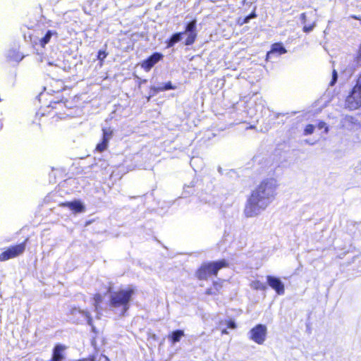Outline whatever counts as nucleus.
I'll return each instance as SVG.
<instances>
[{
  "mask_svg": "<svg viewBox=\"0 0 361 361\" xmlns=\"http://www.w3.org/2000/svg\"><path fill=\"white\" fill-rule=\"evenodd\" d=\"M279 186L275 178L262 180L247 197L243 211L245 216L253 217L265 210L275 199Z\"/></svg>",
  "mask_w": 361,
  "mask_h": 361,
  "instance_id": "nucleus-1",
  "label": "nucleus"
},
{
  "mask_svg": "<svg viewBox=\"0 0 361 361\" xmlns=\"http://www.w3.org/2000/svg\"><path fill=\"white\" fill-rule=\"evenodd\" d=\"M134 293V288L130 287L114 291L110 295L109 305L112 308L121 309V314L124 315L130 307Z\"/></svg>",
  "mask_w": 361,
  "mask_h": 361,
  "instance_id": "nucleus-2",
  "label": "nucleus"
},
{
  "mask_svg": "<svg viewBox=\"0 0 361 361\" xmlns=\"http://www.w3.org/2000/svg\"><path fill=\"white\" fill-rule=\"evenodd\" d=\"M228 266L229 263L225 259L204 262L195 271V276L200 281H207L211 276H217L219 270Z\"/></svg>",
  "mask_w": 361,
  "mask_h": 361,
  "instance_id": "nucleus-3",
  "label": "nucleus"
},
{
  "mask_svg": "<svg viewBox=\"0 0 361 361\" xmlns=\"http://www.w3.org/2000/svg\"><path fill=\"white\" fill-rule=\"evenodd\" d=\"M196 27L197 20L196 19H193L186 25L184 32L174 33L166 41V48H171L173 47L175 44L180 41L182 35L186 32L188 34L185 41V45L190 46L193 44L197 37Z\"/></svg>",
  "mask_w": 361,
  "mask_h": 361,
  "instance_id": "nucleus-4",
  "label": "nucleus"
},
{
  "mask_svg": "<svg viewBox=\"0 0 361 361\" xmlns=\"http://www.w3.org/2000/svg\"><path fill=\"white\" fill-rule=\"evenodd\" d=\"M345 107L350 111L361 107V73L359 74L356 83L345 99Z\"/></svg>",
  "mask_w": 361,
  "mask_h": 361,
  "instance_id": "nucleus-5",
  "label": "nucleus"
},
{
  "mask_svg": "<svg viewBox=\"0 0 361 361\" xmlns=\"http://www.w3.org/2000/svg\"><path fill=\"white\" fill-rule=\"evenodd\" d=\"M28 240L29 238L27 237L22 243L7 247L6 250L0 254V262L7 261L23 255L25 251Z\"/></svg>",
  "mask_w": 361,
  "mask_h": 361,
  "instance_id": "nucleus-6",
  "label": "nucleus"
},
{
  "mask_svg": "<svg viewBox=\"0 0 361 361\" xmlns=\"http://www.w3.org/2000/svg\"><path fill=\"white\" fill-rule=\"evenodd\" d=\"M267 335V328L263 324H257L250 330V339L257 344H262Z\"/></svg>",
  "mask_w": 361,
  "mask_h": 361,
  "instance_id": "nucleus-7",
  "label": "nucleus"
},
{
  "mask_svg": "<svg viewBox=\"0 0 361 361\" xmlns=\"http://www.w3.org/2000/svg\"><path fill=\"white\" fill-rule=\"evenodd\" d=\"M267 281L268 285L279 295H283L285 293V286L280 279L268 275L267 276Z\"/></svg>",
  "mask_w": 361,
  "mask_h": 361,
  "instance_id": "nucleus-8",
  "label": "nucleus"
},
{
  "mask_svg": "<svg viewBox=\"0 0 361 361\" xmlns=\"http://www.w3.org/2000/svg\"><path fill=\"white\" fill-rule=\"evenodd\" d=\"M163 54L159 52H154L142 63V68L149 71L151 68L163 59Z\"/></svg>",
  "mask_w": 361,
  "mask_h": 361,
  "instance_id": "nucleus-9",
  "label": "nucleus"
},
{
  "mask_svg": "<svg viewBox=\"0 0 361 361\" xmlns=\"http://www.w3.org/2000/svg\"><path fill=\"white\" fill-rule=\"evenodd\" d=\"M61 207H67L74 213H81L85 212V206L79 200L73 202H63L59 204Z\"/></svg>",
  "mask_w": 361,
  "mask_h": 361,
  "instance_id": "nucleus-10",
  "label": "nucleus"
},
{
  "mask_svg": "<svg viewBox=\"0 0 361 361\" xmlns=\"http://www.w3.org/2000/svg\"><path fill=\"white\" fill-rule=\"evenodd\" d=\"M66 347L62 344H56L52 351V356L49 361H63L65 358L64 351Z\"/></svg>",
  "mask_w": 361,
  "mask_h": 361,
  "instance_id": "nucleus-11",
  "label": "nucleus"
},
{
  "mask_svg": "<svg viewBox=\"0 0 361 361\" xmlns=\"http://www.w3.org/2000/svg\"><path fill=\"white\" fill-rule=\"evenodd\" d=\"M222 281H213L212 285L210 288H208L204 294L207 295H215L220 293V291L222 288Z\"/></svg>",
  "mask_w": 361,
  "mask_h": 361,
  "instance_id": "nucleus-12",
  "label": "nucleus"
},
{
  "mask_svg": "<svg viewBox=\"0 0 361 361\" xmlns=\"http://www.w3.org/2000/svg\"><path fill=\"white\" fill-rule=\"evenodd\" d=\"M344 125L350 129H359L361 123L353 116H346L344 118Z\"/></svg>",
  "mask_w": 361,
  "mask_h": 361,
  "instance_id": "nucleus-13",
  "label": "nucleus"
},
{
  "mask_svg": "<svg viewBox=\"0 0 361 361\" xmlns=\"http://www.w3.org/2000/svg\"><path fill=\"white\" fill-rule=\"evenodd\" d=\"M184 336V331L180 329H178L172 331L168 335V338L169 341L174 344L177 342H179L181 338Z\"/></svg>",
  "mask_w": 361,
  "mask_h": 361,
  "instance_id": "nucleus-14",
  "label": "nucleus"
},
{
  "mask_svg": "<svg viewBox=\"0 0 361 361\" xmlns=\"http://www.w3.org/2000/svg\"><path fill=\"white\" fill-rule=\"evenodd\" d=\"M57 36L58 33L55 30H48L45 35L39 39V44L44 47L47 44H48L50 42L51 37L52 36Z\"/></svg>",
  "mask_w": 361,
  "mask_h": 361,
  "instance_id": "nucleus-15",
  "label": "nucleus"
},
{
  "mask_svg": "<svg viewBox=\"0 0 361 361\" xmlns=\"http://www.w3.org/2000/svg\"><path fill=\"white\" fill-rule=\"evenodd\" d=\"M93 305L96 311H99L103 302V296L101 293H97L92 296Z\"/></svg>",
  "mask_w": 361,
  "mask_h": 361,
  "instance_id": "nucleus-16",
  "label": "nucleus"
},
{
  "mask_svg": "<svg viewBox=\"0 0 361 361\" xmlns=\"http://www.w3.org/2000/svg\"><path fill=\"white\" fill-rule=\"evenodd\" d=\"M250 287L255 290H266L267 285L259 280H254L250 283Z\"/></svg>",
  "mask_w": 361,
  "mask_h": 361,
  "instance_id": "nucleus-17",
  "label": "nucleus"
},
{
  "mask_svg": "<svg viewBox=\"0 0 361 361\" xmlns=\"http://www.w3.org/2000/svg\"><path fill=\"white\" fill-rule=\"evenodd\" d=\"M271 52L272 53H278L279 54H283L286 53V49L281 44V43H274L271 46Z\"/></svg>",
  "mask_w": 361,
  "mask_h": 361,
  "instance_id": "nucleus-18",
  "label": "nucleus"
},
{
  "mask_svg": "<svg viewBox=\"0 0 361 361\" xmlns=\"http://www.w3.org/2000/svg\"><path fill=\"white\" fill-rule=\"evenodd\" d=\"M176 87L173 86L171 81L166 82L163 86L159 87H154V90L156 92H161L169 90H174Z\"/></svg>",
  "mask_w": 361,
  "mask_h": 361,
  "instance_id": "nucleus-19",
  "label": "nucleus"
},
{
  "mask_svg": "<svg viewBox=\"0 0 361 361\" xmlns=\"http://www.w3.org/2000/svg\"><path fill=\"white\" fill-rule=\"evenodd\" d=\"M109 142L106 141V138L102 139L100 142H99L96 146V149L99 152H104L108 146Z\"/></svg>",
  "mask_w": 361,
  "mask_h": 361,
  "instance_id": "nucleus-20",
  "label": "nucleus"
},
{
  "mask_svg": "<svg viewBox=\"0 0 361 361\" xmlns=\"http://www.w3.org/2000/svg\"><path fill=\"white\" fill-rule=\"evenodd\" d=\"M107 54H108L104 50H99L97 52V59L100 61V64L101 65L103 64V61L106 59V57L107 56Z\"/></svg>",
  "mask_w": 361,
  "mask_h": 361,
  "instance_id": "nucleus-21",
  "label": "nucleus"
},
{
  "mask_svg": "<svg viewBox=\"0 0 361 361\" xmlns=\"http://www.w3.org/2000/svg\"><path fill=\"white\" fill-rule=\"evenodd\" d=\"M102 139L106 138V141H109L110 137H111L113 132L112 130L106 128H103L102 130Z\"/></svg>",
  "mask_w": 361,
  "mask_h": 361,
  "instance_id": "nucleus-22",
  "label": "nucleus"
},
{
  "mask_svg": "<svg viewBox=\"0 0 361 361\" xmlns=\"http://www.w3.org/2000/svg\"><path fill=\"white\" fill-rule=\"evenodd\" d=\"M314 130V126L312 124H308L305 126L304 129V135H308L313 133Z\"/></svg>",
  "mask_w": 361,
  "mask_h": 361,
  "instance_id": "nucleus-23",
  "label": "nucleus"
},
{
  "mask_svg": "<svg viewBox=\"0 0 361 361\" xmlns=\"http://www.w3.org/2000/svg\"><path fill=\"white\" fill-rule=\"evenodd\" d=\"M354 61L357 63L361 62V42H360V44H359V46L357 47L356 54L355 55Z\"/></svg>",
  "mask_w": 361,
  "mask_h": 361,
  "instance_id": "nucleus-24",
  "label": "nucleus"
},
{
  "mask_svg": "<svg viewBox=\"0 0 361 361\" xmlns=\"http://www.w3.org/2000/svg\"><path fill=\"white\" fill-rule=\"evenodd\" d=\"M225 323L226 324L227 328L228 329H235L237 328V324L233 319H228L226 321Z\"/></svg>",
  "mask_w": 361,
  "mask_h": 361,
  "instance_id": "nucleus-25",
  "label": "nucleus"
},
{
  "mask_svg": "<svg viewBox=\"0 0 361 361\" xmlns=\"http://www.w3.org/2000/svg\"><path fill=\"white\" fill-rule=\"evenodd\" d=\"M50 106L56 109H63L64 106V103L62 102H54L51 103Z\"/></svg>",
  "mask_w": 361,
  "mask_h": 361,
  "instance_id": "nucleus-26",
  "label": "nucleus"
},
{
  "mask_svg": "<svg viewBox=\"0 0 361 361\" xmlns=\"http://www.w3.org/2000/svg\"><path fill=\"white\" fill-rule=\"evenodd\" d=\"M250 20V18L247 16H245V18H239V19L238 20V25H244V24H245V23H247L249 22V20Z\"/></svg>",
  "mask_w": 361,
  "mask_h": 361,
  "instance_id": "nucleus-27",
  "label": "nucleus"
},
{
  "mask_svg": "<svg viewBox=\"0 0 361 361\" xmlns=\"http://www.w3.org/2000/svg\"><path fill=\"white\" fill-rule=\"evenodd\" d=\"M337 78H338L337 71L336 70H334L333 73H332V80L330 82V85H334L336 83Z\"/></svg>",
  "mask_w": 361,
  "mask_h": 361,
  "instance_id": "nucleus-28",
  "label": "nucleus"
},
{
  "mask_svg": "<svg viewBox=\"0 0 361 361\" xmlns=\"http://www.w3.org/2000/svg\"><path fill=\"white\" fill-rule=\"evenodd\" d=\"M317 127L319 129H324L326 132L328 131V127L324 121H319L317 124Z\"/></svg>",
  "mask_w": 361,
  "mask_h": 361,
  "instance_id": "nucleus-29",
  "label": "nucleus"
},
{
  "mask_svg": "<svg viewBox=\"0 0 361 361\" xmlns=\"http://www.w3.org/2000/svg\"><path fill=\"white\" fill-rule=\"evenodd\" d=\"M313 27H314V25H305L303 26L302 30L305 32H309L312 30Z\"/></svg>",
  "mask_w": 361,
  "mask_h": 361,
  "instance_id": "nucleus-30",
  "label": "nucleus"
},
{
  "mask_svg": "<svg viewBox=\"0 0 361 361\" xmlns=\"http://www.w3.org/2000/svg\"><path fill=\"white\" fill-rule=\"evenodd\" d=\"M300 19L302 22V23H305L306 22V14L305 13H302L301 15H300Z\"/></svg>",
  "mask_w": 361,
  "mask_h": 361,
  "instance_id": "nucleus-31",
  "label": "nucleus"
},
{
  "mask_svg": "<svg viewBox=\"0 0 361 361\" xmlns=\"http://www.w3.org/2000/svg\"><path fill=\"white\" fill-rule=\"evenodd\" d=\"M247 16L250 19L256 18L257 17V14L255 13V9L250 14H249Z\"/></svg>",
  "mask_w": 361,
  "mask_h": 361,
  "instance_id": "nucleus-32",
  "label": "nucleus"
},
{
  "mask_svg": "<svg viewBox=\"0 0 361 361\" xmlns=\"http://www.w3.org/2000/svg\"><path fill=\"white\" fill-rule=\"evenodd\" d=\"M350 18H353V19H355V20H361V18L359 16H355V15H351Z\"/></svg>",
  "mask_w": 361,
  "mask_h": 361,
  "instance_id": "nucleus-33",
  "label": "nucleus"
},
{
  "mask_svg": "<svg viewBox=\"0 0 361 361\" xmlns=\"http://www.w3.org/2000/svg\"><path fill=\"white\" fill-rule=\"evenodd\" d=\"M228 334V331H227L226 329H224L221 331V335H226V334Z\"/></svg>",
  "mask_w": 361,
  "mask_h": 361,
  "instance_id": "nucleus-34",
  "label": "nucleus"
},
{
  "mask_svg": "<svg viewBox=\"0 0 361 361\" xmlns=\"http://www.w3.org/2000/svg\"><path fill=\"white\" fill-rule=\"evenodd\" d=\"M0 116H1V113L0 112ZM3 122H2V118L1 117H0V130L3 128Z\"/></svg>",
  "mask_w": 361,
  "mask_h": 361,
  "instance_id": "nucleus-35",
  "label": "nucleus"
}]
</instances>
